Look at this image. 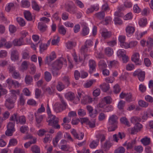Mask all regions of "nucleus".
<instances>
[{
	"instance_id": "f257e3e1",
	"label": "nucleus",
	"mask_w": 153,
	"mask_h": 153,
	"mask_svg": "<svg viewBox=\"0 0 153 153\" xmlns=\"http://www.w3.org/2000/svg\"><path fill=\"white\" fill-rule=\"evenodd\" d=\"M117 120L118 117L116 115H113L110 117L108 120L109 123L112 126L111 127L108 128L109 131H114L117 128Z\"/></svg>"
},
{
	"instance_id": "f03ea898",
	"label": "nucleus",
	"mask_w": 153,
	"mask_h": 153,
	"mask_svg": "<svg viewBox=\"0 0 153 153\" xmlns=\"http://www.w3.org/2000/svg\"><path fill=\"white\" fill-rule=\"evenodd\" d=\"M49 117L50 119L47 121L48 123V125L52 126L55 128L59 129L60 126L58 124V119L56 118L55 116L52 114L49 115Z\"/></svg>"
},
{
	"instance_id": "7ed1b4c3",
	"label": "nucleus",
	"mask_w": 153,
	"mask_h": 153,
	"mask_svg": "<svg viewBox=\"0 0 153 153\" xmlns=\"http://www.w3.org/2000/svg\"><path fill=\"white\" fill-rule=\"evenodd\" d=\"M66 62V60L63 57H61L55 61L51 65V67L58 68L60 69L63 64V62Z\"/></svg>"
},
{
	"instance_id": "20e7f679",
	"label": "nucleus",
	"mask_w": 153,
	"mask_h": 153,
	"mask_svg": "<svg viewBox=\"0 0 153 153\" xmlns=\"http://www.w3.org/2000/svg\"><path fill=\"white\" fill-rule=\"evenodd\" d=\"M15 122L13 123L9 122L7 126V129L5 131V134L8 136H11L13 132L15 131L14 125Z\"/></svg>"
},
{
	"instance_id": "39448f33",
	"label": "nucleus",
	"mask_w": 153,
	"mask_h": 153,
	"mask_svg": "<svg viewBox=\"0 0 153 153\" xmlns=\"http://www.w3.org/2000/svg\"><path fill=\"white\" fill-rule=\"evenodd\" d=\"M6 82L10 88L13 85L14 88H16L19 87L20 85L18 82L14 81L10 78L7 79Z\"/></svg>"
},
{
	"instance_id": "423d86ee",
	"label": "nucleus",
	"mask_w": 153,
	"mask_h": 153,
	"mask_svg": "<svg viewBox=\"0 0 153 153\" xmlns=\"http://www.w3.org/2000/svg\"><path fill=\"white\" fill-rule=\"evenodd\" d=\"M86 109L89 112V116L92 118L95 117L97 114V110L95 109L94 111V113H93V109L91 106L90 105H88L86 106Z\"/></svg>"
},
{
	"instance_id": "0eeeda50",
	"label": "nucleus",
	"mask_w": 153,
	"mask_h": 153,
	"mask_svg": "<svg viewBox=\"0 0 153 153\" xmlns=\"http://www.w3.org/2000/svg\"><path fill=\"white\" fill-rule=\"evenodd\" d=\"M56 58V56L55 53L54 52H52L49 56H47L45 61V64L49 65L51 62Z\"/></svg>"
},
{
	"instance_id": "6e6552de",
	"label": "nucleus",
	"mask_w": 153,
	"mask_h": 153,
	"mask_svg": "<svg viewBox=\"0 0 153 153\" xmlns=\"http://www.w3.org/2000/svg\"><path fill=\"white\" fill-rule=\"evenodd\" d=\"M140 55L139 53H136L133 54L131 57V60L134 62L136 65H140L141 64V62L139 59Z\"/></svg>"
},
{
	"instance_id": "1a4fd4ad",
	"label": "nucleus",
	"mask_w": 153,
	"mask_h": 153,
	"mask_svg": "<svg viewBox=\"0 0 153 153\" xmlns=\"http://www.w3.org/2000/svg\"><path fill=\"white\" fill-rule=\"evenodd\" d=\"M136 143V140H133L128 142L126 141L123 144V145L124 146H127L126 149L127 150L131 149L133 148Z\"/></svg>"
},
{
	"instance_id": "9d476101",
	"label": "nucleus",
	"mask_w": 153,
	"mask_h": 153,
	"mask_svg": "<svg viewBox=\"0 0 153 153\" xmlns=\"http://www.w3.org/2000/svg\"><path fill=\"white\" fill-rule=\"evenodd\" d=\"M65 8L66 10L71 13L74 14L76 13L75 9L73 7L71 3H67L65 4Z\"/></svg>"
},
{
	"instance_id": "9b49d317",
	"label": "nucleus",
	"mask_w": 153,
	"mask_h": 153,
	"mask_svg": "<svg viewBox=\"0 0 153 153\" xmlns=\"http://www.w3.org/2000/svg\"><path fill=\"white\" fill-rule=\"evenodd\" d=\"M26 122V119L25 116L23 115L19 116L18 115L17 118L16 120L17 124L20 123L22 125H24L25 124Z\"/></svg>"
},
{
	"instance_id": "f8f14e48",
	"label": "nucleus",
	"mask_w": 153,
	"mask_h": 153,
	"mask_svg": "<svg viewBox=\"0 0 153 153\" xmlns=\"http://www.w3.org/2000/svg\"><path fill=\"white\" fill-rule=\"evenodd\" d=\"M89 66L90 67L89 72L90 74H91L95 69L96 64L95 61L92 59L90 60L89 61Z\"/></svg>"
},
{
	"instance_id": "ddd939ff",
	"label": "nucleus",
	"mask_w": 153,
	"mask_h": 153,
	"mask_svg": "<svg viewBox=\"0 0 153 153\" xmlns=\"http://www.w3.org/2000/svg\"><path fill=\"white\" fill-rule=\"evenodd\" d=\"M38 28L40 32H43L46 30L47 26L44 23L40 22L38 23Z\"/></svg>"
},
{
	"instance_id": "4468645a",
	"label": "nucleus",
	"mask_w": 153,
	"mask_h": 153,
	"mask_svg": "<svg viewBox=\"0 0 153 153\" xmlns=\"http://www.w3.org/2000/svg\"><path fill=\"white\" fill-rule=\"evenodd\" d=\"M112 145V144L110 141L107 140L102 145V147L105 151H107L109 150Z\"/></svg>"
},
{
	"instance_id": "2eb2a0df",
	"label": "nucleus",
	"mask_w": 153,
	"mask_h": 153,
	"mask_svg": "<svg viewBox=\"0 0 153 153\" xmlns=\"http://www.w3.org/2000/svg\"><path fill=\"white\" fill-rule=\"evenodd\" d=\"M71 132L75 138L79 140L82 139L84 136V134L81 133V135L80 138H79L78 134L77 133L76 130L74 129H73L72 130Z\"/></svg>"
},
{
	"instance_id": "dca6fc26",
	"label": "nucleus",
	"mask_w": 153,
	"mask_h": 153,
	"mask_svg": "<svg viewBox=\"0 0 153 153\" xmlns=\"http://www.w3.org/2000/svg\"><path fill=\"white\" fill-rule=\"evenodd\" d=\"M61 135L62 133L61 132H58L57 135L55 138L53 139V145L55 147L57 146L58 142L61 139Z\"/></svg>"
},
{
	"instance_id": "f3484780",
	"label": "nucleus",
	"mask_w": 153,
	"mask_h": 153,
	"mask_svg": "<svg viewBox=\"0 0 153 153\" xmlns=\"http://www.w3.org/2000/svg\"><path fill=\"white\" fill-rule=\"evenodd\" d=\"M11 59L12 60L15 61L18 59V53L16 50H14L11 52Z\"/></svg>"
},
{
	"instance_id": "a211bd4d",
	"label": "nucleus",
	"mask_w": 153,
	"mask_h": 153,
	"mask_svg": "<svg viewBox=\"0 0 153 153\" xmlns=\"http://www.w3.org/2000/svg\"><path fill=\"white\" fill-rule=\"evenodd\" d=\"M140 142L143 145L147 146L150 144V139L147 137H145L140 140Z\"/></svg>"
},
{
	"instance_id": "6ab92c4d",
	"label": "nucleus",
	"mask_w": 153,
	"mask_h": 153,
	"mask_svg": "<svg viewBox=\"0 0 153 153\" xmlns=\"http://www.w3.org/2000/svg\"><path fill=\"white\" fill-rule=\"evenodd\" d=\"M89 29L88 27L86 25H84L82 29L81 34L82 36H85L89 33Z\"/></svg>"
},
{
	"instance_id": "aec40b11",
	"label": "nucleus",
	"mask_w": 153,
	"mask_h": 153,
	"mask_svg": "<svg viewBox=\"0 0 153 153\" xmlns=\"http://www.w3.org/2000/svg\"><path fill=\"white\" fill-rule=\"evenodd\" d=\"M118 11L115 12L114 14V15L116 16H118L119 17L123 16V14L121 13H120V12L121 11L124 10V7L122 5L118 7Z\"/></svg>"
},
{
	"instance_id": "412c9836",
	"label": "nucleus",
	"mask_w": 153,
	"mask_h": 153,
	"mask_svg": "<svg viewBox=\"0 0 153 153\" xmlns=\"http://www.w3.org/2000/svg\"><path fill=\"white\" fill-rule=\"evenodd\" d=\"M11 92V98L13 99L14 100H16L17 98V95H19V90H12Z\"/></svg>"
},
{
	"instance_id": "4be33fe9",
	"label": "nucleus",
	"mask_w": 153,
	"mask_h": 153,
	"mask_svg": "<svg viewBox=\"0 0 153 153\" xmlns=\"http://www.w3.org/2000/svg\"><path fill=\"white\" fill-rule=\"evenodd\" d=\"M95 15L97 18L101 20L104 19L105 13L104 11H102L95 13Z\"/></svg>"
},
{
	"instance_id": "5701e85b",
	"label": "nucleus",
	"mask_w": 153,
	"mask_h": 153,
	"mask_svg": "<svg viewBox=\"0 0 153 153\" xmlns=\"http://www.w3.org/2000/svg\"><path fill=\"white\" fill-rule=\"evenodd\" d=\"M65 110L62 107V105L61 104H58L55 105L54 111L56 113L60 112Z\"/></svg>"
},
{
	"instance_id": "b1692460",
	"label": "nucleus",
	"mask_w": 153,
	"mask_h": 153,
	"mask_svg": "<svg viewBox=\"0 0 153 153\" xmlns=\"http://www.w3.org/2000/svg\"><path fill=\"white\" fill-rule=\"evenodd\" d=\"M100 87L101 90L104 92H107L110 88L109 85L105 83H103L102 84L100 85Z\"/></svg>"
},
{
	"instance_id": "393cba45",
	"label": "nucleus",
	"mask_w": 153,
	"mask_h": 153,
	"mask_svg": "<svg viewBox=\"0 0 153 153\" xmlns=\"http://www.w3.org/2000/svg\"><path fill=\"white\" fill-rule=\"evenodd\" d=\"M146 46L148 48V50H150L151 48L153 47V39L151 38H148L146 42Z\"/></svg>"
},
{
	"instance_id": "a878e982",
	"label": "nucleus",
	"mask_w": 153,
	"mask_h": 153,
	"mask_svg": "<svg viewBox=\"0 0 153 153\" xmlns=\"http://www.w3.org/2000/svg\"><path fill=\"white\" fill-rule=\"evenodd\" d=\"M56 87L57 90L61 91L64 89L65 86L62 82L59 81L58 82Z\"/></svg>"
},
{
	"instance_id": "bb28decb",
	"label": "nucleus",
	"mask_w": 153,
	"mask_h": 153,
	"mask_svg": "<svg viewBox=\"0 0 153 153\" xmlns=\"http://www.w3.org/2000/svg\"><path fill=\"white\" fill-rule=\"evenodd\" d=\"M25 18L28 21H31L32 20V17L31 13L28 11H26L24 12Z\"/></svg>"
},
{
	"instance_id": "cd10ccee",
	"label": "nucleus",
	"mask_w": 153,
	"mask_h": 153,
	"mask_svg": "<svg viewBox=\"0 0 153 153\" xmlns=\"http://www.w3.org/2000/svg\"><path fill=\"white\" fill-rule=\"evenodd\" d=\"M33 78L32 76L27 75L25 78V82L27 84L30 85L33 82Z\"/></svg>"
},
{
	"instance_id": "c85d7f7f",
	"label": "nucleus",
	"mask_w": 153,
	"mask_h": 153,
	"mask_svg": "<svg viewBox=\"0 0 153 153\" xmlns=\"http://www.w3.org/2000/svg\"><path fill=\"white\" fill-rule=\"evenodd\" d=\"M23 39H15L13 41V44L15 46H20L22 44Z\"/></svg>"
},
{
	"instance_id": "c756f323",
	"label": "nucleus",
	"mask_w": 153,
	"mask_h": 153,
	"mask_svg": "<svg viewBox=\"0 0 153 153\" xmlns=\"http://www.w3.org/2000/svg\"><path fill=\"white\" fill-rule=\"evenodd\" d=\"M65 96L68 100L71 101L74 100V93L71 92H69L66 93Z\"/></svg>"
},
{
	"instance_id": "7c9ffc66",
	"label": "nucleus",
	"mask_w": 153,
	"mask_h": 153,
	"mask_svg": "<svg viewBox=\"0 0 153 153\" xmlns=\"http://www.w3.org/2000/svg\"><path fill=\"white\" fill-rule=\"evenodd\" d=\"M15 6L14 4L13 3H10L8 4L7 7L5 8V10L7 12H9L11 10H14Z\"/></svg>"
},
{
	"instance_id": "2f4dec72",
	"label": "nucleus",
	"mask_w": 153,
	"mask_h": 153,
	"mask_svg": "<svg viewBox=\"0 0 153 153\" xmlns=\"http://www.w3.org/2000/svg\"><path fill=\"white\" fill-rule=\"evenodd\" d=\"M45 78L46 81L47 82H49L52 78V76L51 73L48 71H45L44 73Z\"/></svg>"
},
{
	"instance_id": "473e14b6",
	"label": "nucleus",
	"mask_w": 153,
	"mask_h": 153,
	"mask_svg": "<svg viewBox=\"0 0 153 153\" xmlns=\"http://www.w3.org/2000/svg\"><path fill=\"white\" fill-rule=\"evenodd\" d=\"M113 50L111 48L108 47L105 50V54L108 56H111L113 53Z\"/></svg>"
},
{
	"instance_id": "72a5a7b5",
	"label": "nucleus",
	"mask_w": 153,
	"mask_h": 153,
	"mask_svg": "<svg viewBox=\"0 0 153 153\" xmlns=\"http://www.w3.org/2000/svg\"><path fill=\"white\" fill-rule=\"evenodd\" d=\"M120 121L122 123L127 126L128 127L130 126L128 121L125 117L121 118Z\"/></svg>"
},
{
	"instance_id": "f704fd0d",
	"label": "nucleus",
	"mask_w": 153,
	"mask_h": 153,
	"mask_svg": "<svg viewBox=\"0 0 153 153\" xmlns=\"http://www.w3.org/2000/svg\"><path fill=\"white\" fill-rule=\"evenodd\" d=\"M126 30L127 33L131 34L134 33L135 30V29L134 27L129 26L126 27Z\"/></svg>"
},
{
	"instance_id": "c9c22d12",
	"label": "nucleus",
	"mask_w": 153,
	"mask_h": 153,
	"mask_svg": "<svg viewBox=\"0 0 153 153\" xmlns=\"http://www.w3.org/2000/svg\"><path fill=\"white\" fill-rule=\"evenodd\" d=\"M99 142V139L96 140H93L90 144V146L91 148L94 149L96 148L98 145Z\"/></svg>"
},
{
	"instance_id": "e433bc0d",
	"label": "nucleus",
	"mask_w": 153,
	"mask_h": 153,
	"mask_svg": "<svg viewBox=\"0 0 153 153\" xmlns=\"http://www.w3.org/2000/svg\"><path fill=\"white\" fill-rule=\"evenodd\" d=\"M31 150L35 153H40V152L39 148L36 145H34L31 147Z\"/></svg>"
},
{
	"instance_id": "4c0bfd02",
	"label": "nucleus",
	"mask_w": 153,
	"mask_h": 153,
	"mask_svg": "<svg viewBox=\"0 0 153 153\" xmlns=\"http://www.w3.org/2000/svg\"><path fill=\"white\" fill-rule=\"evenodd\" d=\"M32 8L35 10L38 11L40 9L37 2L35 1H33L32 2Z\"/></svg>"
},
{
	"instance_id": "58836bf2",
	"label": "nucleus",
	"mask_w": 153,
	"mask_h": 153,
	"mask_svg": "<svg viewBox=\"0 0 153 153\" xmlns=\"http://www.w3.org/2000/svg\"><path fill=\"white\" fill-rule=\"evenodd\" d=\"M126 53L125 51L119 49L117 52V55L119 58H121L125 55Z\"/></svg>"
},
{
	"instance_id": "ea45409f",
	"label": "nucleus",
	"mask_w": 153,
	"mask_h": 153,
	"mask_svg": "<svg viewBox=\"0 0 153 153\" xmlns=\"http://www.w3.org/2000/svg\"><path fill=\"white\" fill-rule=\"evenodd\" d=\"M145 72L144 71H140L139 73L138 77L139 80L141 81H143L145 77Z\"/></svg>"
},
{
	"instance_id": "a19ab883",
	"label": "nucleus",
	"mask_w": 153,
	"mask_h": 153,
	"mask_svg": "<svg viewBox=\"0 0 153 153\" xmlns=\"http://www.w3.org/2000/svg\"><path fill=\"white\" fill-rule=\"evenodd\" d=\"M102 36L105 39H107L111 36V33L108 31H103L102 33Z\"/></svg>"
},
{
	"instance_id": "79ce46f5",
	"label": "nucleus",
	"mask_w": 153,
	"mask_h": 153,
	"mask_svg": "<svg viewBox=\"0 0 153 153\" xmlns=\"http://www.w3.org/2000/svg\"><path fill=\"white\" fill-rule=\"evenodd\" d=\"M22 6L24 7H27L30 5V2L27 0H23L21 1Z\"/></svg>"
},
{
	"instance_id": "37998d69",
	"label": "nucleus",
	"mask_w": 153,
	"mask_h": 153,
	"mask_svg": "<svg viewBox=\"0 0 153 153\" xmlns=\"http://www.w3.org/2000/svg\"><path fill=\"white\" fill-rule=\"evenodd\" d=\"M118 17V16H117V17H116L114 18V24L116 25H121L123 23L122 21Z\"/></svg>"
},
{
	"instance_id": "c03bdc74",
	"label": "nucleus",
	"mask_w": 153,
	"mask_h": 153,
	"mask_svg": "<svg viewBox=\"0 0 153 153\" xmlns=\"http://www.w3.org/2000/svg\"><path fill=\"white\" fill-rule=\"evenodd\" d=\"M138 104L141 107L145 108L147 107L149 105L148 102L142 100H140L138 101Z\"/></svg>"
},
{
	"instance_id": "a18cd8bd",
	"label": "nucleus",
	"mask_w": 153,
	"mask_h": 153,
	"mask_svg": "<svg viewBox=\"0 0 153 153\" xmlns=\"http://www.w3.org/2000/svg\"><path fill=\"white\" fill-rule=\"evenodd\" d=\"M59 32L61 34L65 35L66 33V30L63 25H60L59 27Z\"/></svg>"
},
{
	"instance_id": "49530a36",
	"label": "nucleus",
	"mask_w": 153,
	"mask_h": 153,
	"mask_svg": "<svg viewBox=\"0 0 153 153\" xmlns=\"http://www.w3.org/2000/svg\"><path fill=\"white\" fill-rule=\"evenodd\" d=\"M60 70L58 68L52 67L51 69V73L54 76H57L58 74V71Z\"/></svg>"
},
{
	"instance_id": "de8ad7c7",
	"label": "nucleus",
	"mask_w": 153,
	"mask_h": 153,
	"mask_svg": "<svg viewBox=\"0 0 153 153\" xmlns=\"http://www.w3.org/2000/svg\"><path fill=\"white\" fill-rule=\"evenodd\" d=\"M147 19L146 18L141 19L139 22V25L141 27L145 26L147 24Z\"/></svg>"
},
{
	"instance_id": "09e8293b",
	"label": "nucleus",
	"mask_w": 153,
	"mask_h": 153,
	"mask_svg": "<svg viewBox=\"0 0 153 153\" xmlns=\"http://www.w3.org/2000/svg\"><path fill=\"white\" fill-rule=\"evenodd\" d=\"M133 98L132 97V95L131 93H127L126 97V100L128 102H130L133 101Z\"/></svg>"
},
{
	"instance_id": "8fccbe9b",
	"label": "nucleus",
	"mask_w": 153,
	"mask_h": 153,
	"mask_svg": "<svg viewBox=\"0 0 153 153\" xmlns=\"http://www.w3.org/2000/svg\"><path fill=\"white\" fill-rule=\"evenodd\" d=\"M103 102H105L106 104H109L111 102V98L110 96L104 97L102 100Z\"/></svg>"
},
{
	"instance_id": "3c124183",
	"label": "nucleus",
	"mask_w": 153,
	"mask_h": 153,
	"mask_svg": "<svg viewBox=\"0 0 153 153\" xmlns=\"http://www.w3.org/2000/svg\"><path fill=\"white\" fill-rule=\"evenodd\" d=\"M17 22L21 26H24L25 25V22L23 19L21 17H18L16 18Z\"/></svg>"
},
{
	"instance_id": "603ef678",
	"label": "nucleus",
	"mask_w": 153,
	"mask_h": 153,
	"mask_svg": "<svg viewBox=\"0 0 153 153\" xmlns=\"http://www.w3.org/2000/svg\"><path fill=\"white\" fill-rule=\"evenodd\" d=\"M22 58L24 59H28L30 58L29 53L28 51H23L22 53Z\"/></svg>"
},
{
	"instance_id": "864d4df0",
	"label": "nucleus",
	"mask_w": 153,
	"mask_h": 153,
	"mask_svg": "<svg viewBox=\"0 0 153 153\" xmlns=\"http://www.w3.org/2000/svg\"><path fill=\"white\" fill-rule=\"evenodd\" d=\"M99 65L100 68L103 69L107 67L105 62L103 60H101L99 63Z\"/></svg>"
},
{
	"instance_id": "5fc2aeb1",
	"label": "nucleus",
	"mask_w": 153,
	"mask_h": 153,
	"mask_svg": "<svg viewBox=\"0 0 153 153\" xmlns=\"http://www.w3.org/2000/svg\"><path fill=\"white\" fill-rule=\"evenodd\" d=\"M141 119L139 117H134L131 118V122L133 123H136L140 121Z\"/></svg>"
},
{
	"instance_id": "6e6d98bb",
	"label": "nucleus",
	"mask_w": 153,
	"mask_h": 153,
	"mask_svg": "<svg viewBox=\"0 0 153 153\" xmlns=\"http://www.w3.org/2000/svg\"><path fill=\"white\" fill-rule=\"evenodd\" d=\"M15 100H14L13 99H12L11 98H9L6 100L5 102H7V104H8V103H11V107H14V103Z\"/></svg>"
},
{
	"instance_id": "4d7b16f0",
	"label": "nucleus",
	"mask_w": 153,
	"mask_h": 153,
	"mask_svg": "<svg viewBox=\"0 0 153 153\" xmlns=\"http://www.w3.org/2000/svg\"><path fill=\"white\" fill-rule=\"evenodd\" d=\"M48 45L47 44H41L39 46L40 52H42L46 50L47 48Z\"/></svg>"
},
{
	"instance_id": "13d9d810",
	"label": "nucleus",
	"mask_w": 153,
	"mask_h": 153,
	"mask_svg": "<svg viewBox=\"0 0 153 153\" xmlns=\"http://www.w3.org/2000/svg\"><path fill=\"white\" fill-rule=\"evenodd\" d=\"M88 47L87 46L85 45L82 46L80 49V51L81 53L84 54L87 52L88 51Z\"/></svg>"
},
{
	"instance_id": "bf43d9fd",
	"label": "nucleus",
	"mask_w": 153,
	"mask_h": 153,
	"mask_svg": "<svg viewBox=\"0 0 153 153\" xmlns=\"http://www.w3.org/2000/svg\"><path fill=\"white\" fill-rule=\"evenodd\" d=\"M74 43L73 42L68 41L66 44L67 48L69 49H72L74 45Z\"/></svg>"
},
{
	"instance_id": "052dcab7",
	"label": "nucleus",
	"mask_w": 153,
	"mask_h": 153,
	"mask_svg": "<svg viewBox=\"0 0 153 153\" xmlns=\"http://www.w3.org/2000/svg\"><path fill=\"white\" fill-rule=\"evenodd\" d=\"M125 151V148L123 147H121L116 150L114 153H124Z\"/></svg>"
},
{
	"instance_id": "680f3d73",
	"label": "nucleus",
	"mask_w": 153,
	"mask_h": 153,
	"mask_svg": "<svg viewBox=\"0 0 153 153\" xmlns=\"http://www.w3.org/2000/svg\"><path fill=\"white\" fill-rule=\"evenodd\" d=\"M63 81L67 85V86H68L70 84V82L69 81V78L68 76H65L62 79Z\"/></svg>"
},
{
	"instance_id": "e2e57ef3",
	"label": "nucleus",
	"mask_w": 153,
	"mask_h": 153,
	"mask_svg": "<svg viewBox=\"0 0 153 153\" xmlns=\"http://www.w3.org/2000/svg\"><path fill=\"white\" fill-rule=\"evenodd\" d=\"M56 36H54L53 39L51 42V44L52 45H56L59 42V37L58 36H57L56 39H55Z\"/></svg>"
},
{
	"instance_id": "0e129e2a",
	"label": "nucleus",
	"mask_w": 153,
	"mask_h": 153,
	"mask_svg": "<svg viewBox=\"0 0 153 153\" xmlns=\"http://www.w3.org/2000/svg\"><path fill=\"white\" fill-rule=\"evenodd\" d=\"M125 103V102L124 101L120 100L118 104V108L120 110L123 109Z\"/></svg>"
},
{
	"instance_id": "69168bd1",
	"label": "nucleus",
	"mask_w": 153,
	"mask_h": 153,
	"mask_svg": "<svg viewBox=\"0 0 153 153\" xmlns=\"http://www.w3.org/2000/svg\"><path fill=\"white\" fill-rule=\"evenodd\" d=\"M128 130L129 131H130V133L132 134H134L138 131L134 126L133 128H129Z\"/></svg>"
},
{
	"instance_id": "338daca9",
	"label": "nucleus",
	"mask_w": 153,
	"mask_h": 153,
	"mask_svg": "<svg viewBox=\"0 0 153 153\" xmlns=\"http://www.w3.org/2000/svg\"><path fill=\"white\" fill-rule=\"evenodd\" d=\"M7 55V52L4 50L0 51V58H3L5 57Z\"/></svg>"
},
{
	"instance_id": "774afa93",
	"label": "nucleus",
	"mask_w": 153,
	"mask_h": 153,
	"mask_svg": "<svg viewBox=\"0 0 153 153\" xmlns=\"http://www.w3.org/2000/svg\"><path fill=\"white\" fill-rule=\"evenodd\" d=\"M114 92L115 94L119 93L120 91V88L117 84L114 87Z\"/></svg>"
}]
</instances>
